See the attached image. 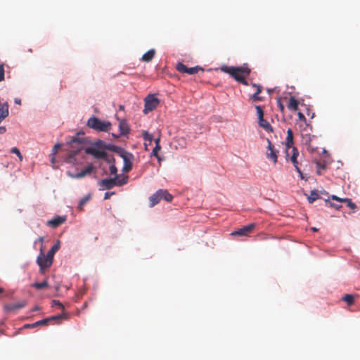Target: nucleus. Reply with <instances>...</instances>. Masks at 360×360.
Here are the masks:
<instances>
[{
	"label": "nucleus",
	"instance_id": "obj_1",
	"mask_svg": "<svg viewBox=\"0 0 360 360\" xmlns=\"http://www.w3.org/2000/svg\"><path fill=\"white\" fill-rule=\"evenodd\" d=\"M219 69L221 72L229 74L237 82L245 86L248 85L245 77L250 75L251 70L248 64L245 63L240 67L222 65Z\"/></svg>",
	"mask_w": 360,
	"mask_h": 360
},
{
	"label": "nucleus",
	"instance_id": "obj_2",
	"mask_svg": "<svg viewBox=\"0 0 360 360\" xmlns=\"http://www.w3.org/2000/svg\"><path fill=\"white\" fill-rule=\"evenodd\" d=\"M84 150L86 154L91 155L98 159H103L109 163L112 162L115 160L112 155H109L105 151L100 150L98 148L97 143L93 146L86 148Z\"/></svg>",
	"mask_w": 360,
	"mask_h": 360
},
{
	"label": "nucleus",
	"instance_id": "obj_3",
	"mask_svg": "<svg viewBox=\"0 0 360 360\" xmlns=\"http://www.w3.org/2000/svg\"><path fill=\"white\" fill-rule=\"evenodd\" d=\"M86 125L99 131H109L110 129L111 124L109 122L101 121L96 117H90L86 123Z\"/></svg>",
	"mask_w": 360,
	"mask_h": 360
},
{
	"label": "nucleus",
	"instance_id": "obj_4",
	"mask_svg": "<svg viewBox=\"0 0 360 360\" xmlns=\"http://www.w3.org/2000/svg\"><path fill=\"white\" fill-rule=\"evenodd\" d=\"M85 143L84 138H79L77 136L72 137L70 141L69 144L71 150L69 153L68 160L71 162L75 156L83 149V145Z\"/></svg>",
	"mask_w": 360,
	"mask_h": 360
},
{
	"label": "nucleus",
	"instance_id": "obj_5",
	"mask_svg": "<svg viewBox=\"0 0 360 360\" xmlns=\"http://www.w3.org/2000/svg\"><path fill=\"white\" fill-rule=\"evenodd\" d=\"M162 199L169 202H172L173 196L167 190L159 189L149 198L150 207H153L157 205Z\"/></svg>",
	"mask_w": 360,
	"mask_h": 360
},
{
	"label": "nucleus",
	"instance_id": "obj_6",
	"mask_svg": "<svg viewBox=\"0 0 360 360\" xmlns=\"http://www.w3.org/2000/svg\"><path fill=\"white\" fill-rule=\"evenodd\" d=\"M160 104V100L156 98L153 94H149L144 99V114H148L149 112L154 110Z\"/></svg>",
	"mask_w": 360,
	"mask_h": 360
},
{
	"label": "nucleus",
	"instance_id": "obj_7",
	"mask_svg": "<svg viewBox=\"0 0 360 360\" xmlns=\"http://www.w3.org/2000/svg\"><path fill=\"white\" fill-rule=\"evenodd\" d=\"M68 318V316L66 314H63L60 315L53 316H51V317L38 321L32 324H25L24 326V328H32L39 326H45V325H47L49 322H51L52 321H59L62 319H67Z\"/></svg>",
	"mask_w": 360,
	"mask_h": 360
},
{
	"label": "nucleus",
	"instance_id": "obj_8",
	"mask_svg": "<svg viewBox=\"0 0 360 360\" xmlns=\"http://www.w3.org/2000/svg\"><path fill=\"white\" fill-rule=\"evenodd\" d=\"M37 263L40 267L41 271L44 268H48L51 266L53 260L49 259L47 255H44L43 247L40 248V253L37 259Z\"/></svg>",
	"mask_w": 360,
	"mask_h": 360
},
{
	"label": "nucleus",
	"instance_id": "obj_9",
	"mask_svg": "<svg viewBox=\"0 0 360 360\" xmlns=\"http://www.w3.org/2000/svg\"><path fill=\"white\" fill-rule=\"evenodd\" d=\"M256 224L252 223L248 226H245L231 233L232 236H248L255 228Z\"/></svg>",
	"mask_w": 360,
	"mask_h": 360
},
{
	"label": "nucleus",
	"instance_id": "obj_10",
	"mask_svg": "<svg viewBox=\"0 0 360 360\" xmlns=\"http://www.w3.org/2000/svg\"><path fill=\"white\" fill-rule=\"evenodd\" d=\"M121 156L124 160V167L122 170L124 172H129L132 169L131 159L133 158V156L131 153H128L127 152H123L121 154Z\"/></svg>",
	"mask_w": 360,
	"mask_h": 360
},
{
	"label": "nucleus",
	"instance_id": "obj_11",
	"mask_svg": "<svg viewBox=\"0 0 360 360\" xmlns=\"http://www.w3.org/2000/svg\"><path fill=\"white\" fill-rule=\"evenodd\" d=\"M267 143L266 157L267 158L271 159L273 162L276 164L277 162L278 151L274 149V146L269 139H267Z\"/></svg>",
	"mask_w": 360,
	"mask_h": 360
},
{
	"label": "nucleus",
	"instance_id": "obj_12",
	"mask_svg": "<svg viewBox=\"0 0 360 360\" xmlns=\"http://www.w3.org/2000/svg\"><path fill=\"white\" fill-rule=\"evenodd\" d=\"M98 185L101 187L100 190H110L115 186V179L113 177L102 179L98 182Z\"/></svg>",
	"mask_w": 360,
	"mask_h": 360
},
{
	"label": "nucleus",
	"instance_id": "obj_13",
	"mask_svg": "<svg viewBox=\"0 0 360 360\" xmlns=\"http://www.w3.org/2000/svg\"><path fill=\"white\" fill-rule=\"evenodd\" d=\"M292 154L290 157V160L292 162L296 171L299 173L300 177L302 179H303L304 177H303L302 172H301V169H300V167L298 166V162L297 160V158L299 155V151L295 147H292Z\"/></svg>",
	"mask_w": 360,
	"mask_h": 360
},
{
	"label": "nucleus",
	"instance_id": "obj_14",
	"mask_svg": "<svg viewBox=\"0 0 360 360\" xmlns=\"http://www.w3.org/2000/svg\"><path fill=\"white\" fill-rule=\"evenodd\" d=\"M66 221L65 216H58L51 220H49L46 224L53 228H57Z\"/></svg>",
	"mask_w": 360,
	"mask_h": 360
},
{
	"label": "nucleus",
	"instance_id": "obj_15",
	"mask_svg": "<svg viewBox=\"0 0 360 360\" xmlns=\"http://www.w3.org/2000/svg\"><path fill=\"white\" fill-rule=\"evenodd\" d=\"M26 305L25 302H21L17 304H7L4 305V310L7 312L12 311L16 309H22Z\"/></svg>",
	"mask_w": 360,
	"mask_h": 360
},
{
	"label": "nucleus",
	"instance_id": "obj_16",
	"mask_svg": "<svg viewBox=\"0 0 360 360\" xmlns=\"http://www.w3.org/2000/svg\"><path fill=\"white\" fill-rule=\"evenodd\" d=\"M94 169V166L92 165H89L87 167L82 169L80 172H78L75 175L73 176V177L77 179L82 178L88 174H90Z\"/></svg>",
	"mask_w": 360,
	"mask_h": 360
},
{
	"label": "nucleus",
	"instance_id": "obj_17",
	"mask_svg": "<svg viewBox=\"0 0 360 360\" xmlns=\"http://www.w3.org/2000/svg\"><path fill=\"white\" fill-rule=\"evenodd\" d=\"M8 104L7 102L4 103H0V119L4 120L9 115Z\"/></svg>",
	"mask_w": 360,
	"mask_h": 360
},
{
	"label": "nucleus",
	"instance_id": "obj_18",
	"mask_svg": "<svg viewBox=\"0 0 360 360\" xmlns=\"http://www.w3.org/2000/svg\"><path fill=\"white\" fill-rule=\"evenodd\" d=\"M299 102L294 96H290L289 98L288 108L292 111H297L298 110Z\"/></svg>",
	"mask_w": 360,
	"mask_h": 360
},
{
	"label": "nucleus",
	"instance_id": "obj_19",
	"mask_svg": "<svg viewBox=\"0 0 360 360\" xmlns=\"http://www.w3.org/2000/svg\"><path fill=\"white\" fill-rule=\"evenodd\" d=\"M293 144V133L291 129H288L287 131V137H286V148L287 150L290 148H292Z\"/></svg>",
	"mask_w": 360,
	"mask_h": 360
},
{
	"label": "nucleus",
	"instance_id": "obj_20",
	"mask_svg": "<svg viewBox=\"0 0 360 360\" xmlns=\"http://www.w3.org/2000/svg\"><path fill=\"white\" fill-rule=\"evenodd\" d=\"M155 51L154 49H150L149 51H148L146 53H145L143 56H142V60L144 61V62H150L152 60V59L154 58L155 56Z\"/></svg>",
	"mask_w": 360,
	"mask_h": 360
},
{
	"label": "nucleus",
	"instance_id": "obj_21",
	"mask_svg": "<svg viewBox=\"0 0 360 360\" xmlns=\"http://www.w3.org/2000/svg\"><path fill=\"white\" fill-rule=\"evenodd\" d=\"M259 125L267 132H272L273 128L271 124L264 118L259 120Z\"/></svg>",
	"mask_w": 360,
	"mask_h": 360
},
{
	"label": "nucleus",
	"instance_id": "obj_22",
	"mask_svg": "<svg viewBox=\"0 0 360 360\" xmlns=\"http://www.w3.org/2000/svg\"><path fill=\"white\" fill-rule=\"evenodd\" d=\"M60 241H58L47 252L46 255L48 257L53 261V256L55 253L60 249Z\"/></svg>",
	"mask_w": 360,
	"mask_h": 360
},
{
	"label": "nucleus",
	"instance_id": "obj_23",
	"mask_svg": "<svg viewBox=\"0 0 360 360\" xmlns=\"http://www.w3.org/2000/svg\"><path fill=\"white\" fill-rule=\"evenodd\" d=\"M119 129H120L121 135H126L129 131V126L127 124V122H125L124 121L120 122Z\"/></svg>",
	"mask_w": 360,
	"mask_h": 360
},
{
	"label": "nucleus",
	"instance_id": "obj_24",
	"mask_svg": "<svg viewBox=\"0 0 360 360\" xmlns=\"http://www.w3.org/2000/svg\"><path fill=\"white\" fill-rule=\"evenodd\" d=\"M115 186H122L125 185L128 182L129 177L128 176H123L122 178H119L117 175L115 176Z\"/></svg>",
	"mask_w": 360,
	"mask_h": 360
},
{
	"label": "nucleus",
	"instance_id": "obj_25",
	"mask_svg": "<svg viewBox=\"0 0 360 360\" xmlns=\"http://www.w3.org/2000/svg\"><path fill=\"white\" fill-rule=\"evenodd\" d=\"M320 198L318 191L314 190L310 192L309 195L307 197V200L309 203H313L315 200Z\"/></svg>",
	"mask_w": 360,
	"mask_h": 360
},
{
	"label": "nucleus",
	"instance_id": "obj_26",
	"mask_svg": "<svg viewBox=\"0 0 360 360\" xmlns=\"http://www.w3.org/2000/svg\"><path fill=\"white\" fill-rule=\"evenodd\" d=\"M342 300L346 302L349 306H351L354 302V297L352 295L347 294L342 297Z\"/></svg>",
	"mask_w": 360,
	"mask_h": 360
},
{
	"label": "nucleus",
	"instance_id": "obj_27",
	"mask_svg": "<svg viewBox=\"0 0 360 360\" xmlns=\"http://www.w3.org/2000/svg\"><path fill=\"white\" fill-rule=\"evenodd\" d=\"M199 71L203 72L204 69L200 68V67H199V66H195V67H193V68H188V71H187V74H188V75H195V74H197Z\"/></svg>",
	"mask_w": 360,
	"mask_h": 360
},
{
	"label": "nucleus",
	"instance_id": "obj_28",
	"mask_svg": "<svg viewBox=\"0 0 360 360\" xmlns=\"http://www.w3.org/2000/svg\"><path fill=\"white\" fill-rule=\"evenodd\" d=\"M32 286L35 288L36 289L40 290L45 287L48 286V282L46 281H44L41 283H34L32 284Z\"/></svg>",
	"mask_w": 360,
	"mask_h": 360
},
{
	"label": "nucleus",
	"instance_id": "obj_29",
	"mask_svg": "<svg viewBox=\"0 0 360 360\" xmlns=\"http://www.w3.org/2000/svg\"><path fill=\"white\" fill-rule=\"evenodd\" d=\"M188 68L187 66L181 63H178L176 65L177 70L181 73H187Z\"/></svg>",
	"mask_w": 360,
	"mask_h": 360
},
{
	"label": "nucleus",
	"instance_id": "obj_30",
	"mask_svg": "<svg viewBox=\"0 0 360 360\" xmlns=\"http://www.w3.org/2000/svg\"><path fill=\"white\" fill-rule=\"evenodd\" d=\"M257 113L258 115V120L264 118V111L260 105H256Z\"/></svg>",
	"mask_w": 360,
	"mask_h": 360
},
{
	"label": "nucleus",
	"instance_id": "obj_31",
	"mask_svg": "<svg viewBox=\"0 0 360 360\" xmlns=\"http://www.w3.org/2000/svg\"><path fill=\"white\" fill-rule=\"evenodd\" d=\"M143 138L145 141H148L149 144L151 143L152 140H153V136L150 134H149L148 131L143 132Z\"/></svg>",
	"mask_w": 360,
	"mask_h": 360
},
{
	"label": "nucleus",
	"instance_id": "obj_32",
	"mask_svg": "<svg viewBox=\"0 0 360 360\" xmlns=\"http://www.w3.org/2000/svg\"><path fill=\"white\" fill-rule=\"evenodd\" d=\"M89 199H90L89 195H87V196L83 198L82 199H81L79 201V208L80 210H82V207L89 201Z\"/></svg>",
	"mask_w": 360,
	"mask_h": 360
},
{
	"label": "nucleus",
	"instance_id": "obj_33",
	"mask_svg": "<svg viewBox=\"0 0 360 360\" xmlns=\"http://www.w3.org/2000/svg\"><path fill=\"white\" fill-rule=\"evenodd\" d=\"M11 153L17 155L18 157L19 158L20 161L22 160V155H21V153L18 148L13 147L11 149Z\"/></svg>",
	"mask_w": 360,
	"mask_h": 360
},
{
	"label": "nucleus",
	"instance_id": "obj_34",
	"mask_svg": "<svg viewBox=\"0 0 360 360\" xmlns=\"http://www.w3.org/2000/svg\"><path fill=\"white\" fill-rule=\"evenodd\" d=\"M160 149H161L160 146H155V147L153 148V150L152 151V155H154L155 157H156L158 159V160H160V158L158 156V151Z\"/></svg>",
	"mask_w": 360,
	"mask_h": 360
},
{
	"label": "nucleus",
	"instance_id": "obj_35",
	"mask_svg": "<svg viewBox=\"0 0 360 360\" xmlns=\"http://www.w3.org/2000/svg\"><path fill=\"white\" fill-rule=\"evenodd\" d=\"M345 202L347 203V207L350 209L354 210L356 207V204L352 202V200L349 198H348L347 200H345Z\"/></svg>",
	"mask_w": 360,
	"mask_h": 360
},
{
	"label": "nucleus",
	"instance_id": "obj_36",
	"mask_svg": "<svg viewBox=\"0 0 360 360\" xmlns=\"http://www.w3.org/2000/svg\"><path fill=\"white\" fill-rule=\"evenodd\" d=\"M4 80V66L3 64L0 65V82Z\"/></svg>",
	"mask_w": 360,
	"mask_h": 360
},
{
	"label": "nucleus",
	"instance_id": "obj_37",
	"mask_svg": "<svg viewBox=\"0 0 360 360\" xmlns=\"http://www.w3.org/2000/svg\"><path fill=\"white\" fill-rule=\"evenodd\" d=\"M117 169L115 167V165H110V174L111 175H115V176L116 175H117Z\"/></svg>",
	"mask_w": 360,
	"mask_h": 360
},
{
	"label": "nucleus",
	"instance_id": "obj_38",
	"mask_svg": "<svg viewBox=\"0 0 360 360\" xmlns=\"http://www.w3.org/2000/svg\"><path fill=\"white\" fill-rule=\"evenodd\" d=\"M53 306H58L61 309H63V310L65 309L63 304L61 302H60V301H58V300H53L52 301V307Z\"/></svg>",
	"mask_w": 360,
	"mask_h": 360
},
{
	"label": "nucleus",
	"instance_id": "obj_39",
	"mask_svg": "<svg viewBox=\"0 0 360 360\" xmlns=\"http://www.w3.org/2000/svg\"><path fill=\"white\" fill-rule=\"evenodd\" d=\"M316 165L317 169L323 170L326 168V164L325 162H321L318 161L316 162Z\"/></svg>",
	"mask_w": 360,
	"mask_h": 360
},
{
	"label": "nucleus",
	"instance_id": "obj_40",
	"mask_svg": "<svg viewBox=\"0 0 360 360\" xmlns=\"http://www.w3.org/2000/svg\"><path fill=\"white\" fill-rule=\"evenodd\" d=\"M259 94L255 93V94L252 96V99L254 101H262V100H263V97L259 96Z\"/></svg>",
	"mask_w": 360,
	"mask_h": 360
},
{
	"label": "nucleus",
	"instance_id": "obj_41",
	"mask_svg": "<svg viewBox=\"0 0 360 360\" xmlns=\"http://www.w3.org/2000/svg\"><path fill=\"white\" fill-rule=\"evenodd\" d=\"M331 199H333L334 200H336V201L341 202H345V200H347L348 198H339V197H338L336 195H333L331 196Z\"/></svg>",
	"mask_w": 360,
	"mask_h": 360
},
{
	"label": "nucleus",
	"instance_id": "obj_42",
	"mask_svg": "<svg viewBox=\"0 0 360 360\" xmlns=\"http://www.w3.org/2000/svg\"><path fill=\"white\" fill-rule=\"evenodd\" d=\"M252 85L256 89L255 93L260 94L262 92V87L259 84H252Z\"/></svg>",
	"mask_w": 360,
	"mask_h": 360
},
{
	"label": "nucleus",
	"instance_id": "obj_43",
	"mask_svg": "<svg viewBox=\"0 0 360 360\" xmlns=\"http://www.w3.org/2000/svg\"><path fill=\"white\" fill-rule=\"evenodd\" d=\"M297 116L300 120L303 121L304 122L307 121L306 117L302 112H299L297 113Z\"/></svg>",
	"mask_w": 360,
	"mask_h": 360
},
{
	"label": "nucleus",
	"instance_id": "obj_44",
	"mask_svg": "<svg viewBox=\"0 0 360 360\" xmlns=\"http://www.w3.org/2000/svg\"><path fill=\"white\" fill-rule=\"evenodd\" d=\"M326 203L328 204L330 207H335V208H336L338 210L340 209L342 207L341 205H335L333 202H329L328 200H326Z\"/></svg>",
	"mask_w": 360,
	"mask_h": 360
},
{
	"label": "nucleus",
	"instance_id": "obj_45",
	"mask_svg": "<svg viewBox=\"0 0 360 360\" xmlns=\"http://www.w3.org/2000/svg\"><path fill=\"white\" fill-rule=\"evenodd\" d=\"M114 194H115V192H106L104 195V199L108 200Z\"/></svg>",
	"mask_w": 360,
	"mask_h": 360
},
{
	"label": "nucleus",
	"instance_id": "obj_46",
	"mask_svg": "<svg viewBox=\"0 0 360 360\" xmlns=\"http://www.w3.org/2000/svg\"><path fill=\"white\" fill-rule=\"evenodd\" d=\"M59 147H60L59 144H56L54 146V147L52 149V155H55L57 153Z\"/></svg>",
	"mask_w": 360,
	"mask_h": 360
},
{
	"label": "nucleus",
	"instance_id": "obj_47",
	"mask_svg": "<svg viewBox=\"0 0 360 360\" xmlns=\"http://www.w3.org/2000/svg\"><path fill=\"white\" fill-rule=\"evenodd\" d=\"M278 105L281 111L283 112L284 111V106H283V105L281 103V101L280 99H278Z\"/></svg>",
	"mask_w": 360,
	"mask_h": 360
},
{
	"label": "nucleus",
	"instance_id": "obj_48",
	"mask_svg": "<svg viewBox=\"0 0 360 360\" xmlns=\"http://www.w3.org/2000/svg\"><path fill=\"white\" fill-rule=\"evenodd\" d=\"M6 131V129L5 127L1 126L0 127V134H3Z\"/></svg>",
	"mask_w": 360,
	"mask_h": 360
},
{
	"label": "nucleus",
	"instance_id": "obj_49",
	"mask_svg": "<svg viewBox=\"0 0 360 360\" xmlns=\"http://www.w3.org/2000/svg\"><path fill=\"white\" fill-rule=\"evenodd\" d=\"M14 102L18 105H21V100L20 98H16L14 100Z\"/></svg>",
	"mask_w": 360,
	"mask_h": 360
},
{
	"label": "nucleus",
	"instance_id": "obj_50",
	"mask_svg": "<svg viewBox=\"0 0 360 360\" xmlns=\"http://www.w3.org/2000/svg\"><path fill=\"white\" fill-rule=\"evenodd\" d=\"M40 309V307L39 306H35L32 309V311H36Z\"/></svg>",
	"mask_w": 360,
	"mask_h": 360
},
{
	"label": "nucleus",
	"instance_id": "obj_51",
	"mask_svg": "<svg viewBox=\"0 0 360 360\" xmlns=\"http://www.w3.org/2000/svg\"><path fill=\"white\" fill-rule=\"evenodd\" d=\"M155 146H160V138H158L155 140Z\"/></svg>",
	"mask_w": 360,
	"mask_h": 360
},
{
	"label": "nucleus",
	"instance_id": "obj_52",
	"mask_svg": "<svg viewBox=\"0 0 360 360\" xmlns=\"http://www.w3.org/2000/svg\"><path fill=\"white\" fill-rule=\"evenodd\" d=\"M37 241H38V242H39V243H43V241H44V238H43V237H39V238L37 239Z\"/></svg>",
	"mask_w": 360,
	"mask_h": 360
},
{
	"label": "nucleus",
	"instance_id": "obj_53",
	"mask_svg": "<svg viewBox=\"0 0 360 360\" xmlns=\"http://www.w3.org/2000/svg\"><path fill=\"white\" fill-rule=\"evenodd\" d=\"M320 170H321V169H317V174H318L319 175H321V171H320Z\"/></svg>",
	"mask_w": 360,
	"mask_h": 360
},
{
	"label": "nucleus",
	"instance_id": "obj_54",
	"mask_svg": "<svg viewBox=\"0 0 360 360\" xmlns=\"http://www.w3.org/2000/svg\"><path fill=\"white\" fill-rule=\"evenodd\" d=\"M311 230L313 231H317L318 229L316 228H315V227H313V228H311Z\"/></svg>",
	"mask_w": 360,
	"mask_h": 360
},
{
	"label": "nucleus",
	"instance_id": "obj_55",
	"mask_svg": "<svg viewBox=\"0 0 360 360\" xmlns=\"http://www.w3.org/2000/svg\"><path fill=\"white\" fill-rule=\"evenodd\" d=\"M4 292V289L0 288V293L3 292Z\"/></svg>",
	"mask_w": 360,
	"mask_h": 360
},
{
	"label": "nucleus",
	"instance_id": "obj_56",
	"mask_svg": "<svg viewBox=\"0 0 360 360\" xmlns=\"http://www.w3.org/2000/svg\"><path fill=\"white\" fill-rule=\"evenodd\" d=\"M3 120H1V119H0V123H1Z\"/></svg>",
	"mask_w": 360,
	"mask_h": 360
}]
</instances>
